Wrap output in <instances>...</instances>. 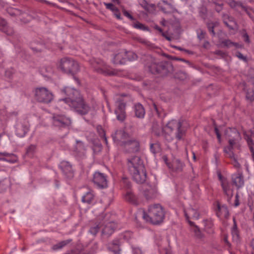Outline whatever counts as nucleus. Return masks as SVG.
<instances>
[{"label": "nucleus", "instance_id": "obj_1", "mask_svg": "<svg viewBox=\"0 0 254 254\" xmlns=\"http://www.w3.org/2000/svg\"><path fill=\"white\" fill-rule=\"evenodd\" d=\"M141 59L145 68L152 74L165 76L172 74L174 71V66L171 62H159L150 55H144Z\"/></svg>", "mask_w": 254, "mask_h": 254}, {"label": "nucleus", "instance_id": "obj_2", "mask_svg": "<svg viewBox=\"0 0 254 254\" xmlns=\"http://www.w3.org/2000/svg\"><path fill=\"white\" fill-rule=\"evenodd\" d=\"M165 213L162 206L159 204L150 205L148 210V213L143 212V218L148 222L153 224H158L163 221Z\"/></svg>", "mask_w": 254, "mask_h": 254}, {"label": "nucleus", "instance_id": "obj_3", "mask_svg": "<svg viewBox=\"0 0 254 254\" xmlns=\"http://www.w3.org/2000/svg\"><path fill=\"white\" fill-rule=\"evenodd\" d=\"M70 107L78 114L84 116L90 114L93 117L95 114V108L90 106L83 98L82 95L77 98L76 100L71 101Z\"/></svg>", "mask_w": 254, "mask_h": 254}, {"label": "nucleus", "instance_id": "obj_4", "mask_svg": "<svg viewBox=\"0 0 254 254\" xmlns=\"http://www.w3.org/2000/svg\"><path fill=\"white\" fill-rule=\"evenodd\" d=\"M111 214L107 213L101 214L98 217V221H102V234L106 237H109L115 231L117 225L111 219Z\"/></svg>", "mask_w": 254, "mask_h": 254}, {"label": "nucleus", "instance_id": "obj_5", "mask_svg": "<svg viewBox=\"0 0 254 254\" xmlns=\"http://www.w3.org/2000/svg\"><path fill=\"white\" fill-rule=\"evenodd\" d=\"M185 121L183 120H172L166 125V128L170 131L176 130L175 137L178 140H181L186 134Z\"/></svg>", "mask_w": 254, "mask_h": 254}, {"label": "nucleus", "instance_id": "obj_6", "mask_svg": "<svg viewBox=\"0 0 254 254\" xmlns=\"http://www.w3.org/2000/svg\"><path fill=\"white\" fill-rule=\"evenodd\" d=\"M58 67L63 72L71 75L75 74L79 70L78 63L73 59L66 57L60 60Z\"/></svg>", "mask_w": 254, "mask_h": 254}, {"label": "nucleus", "instance_id": "obj_7", "mask_svg": "<svg viewBox=\"0 0 254 254\" xmlns=\"http://www.w3.org/2000/svg\"><path fill=\"white\" fill-rule=\"evenodd\" d=\"M89 62L93 69L98 73L108 75H114L116 74V72L110 68L104 62L100 59L93 58L89 61Z\"/></svg>", "mask_w": 254, "mask_h": 254}, {"label": "nucleus", "instance_id": "obj_8", "mask_svg": "<svg viewBox=\"0 0 254 254\" xmlns=\"http://www.w3.org/2000/svg\"><path fill=\"white\" fill-rule=\"evenodd\" d=\"M126 103L127 101L123 97H117L115 102V114L117 120L121 122H123L126 118Z\"/></svg>", "mask_w": 254, "mask_h": 254}, {"label": "nucleus", "instance_id": "obj_9", "mask_svg": "<svg viewBox=\"0 0 254 254\" xmlns=\"http://www.w3.org/2000/svg\"><path fill=\"white\" fill-rule=\"evenodd\" d=\"M35 96L38 102L44 103H50L54 98L53 93L45 87L37 88L35 90Z\"/></svg>", "mask_w": 254, "mask_h": 254}, {"label": "nucleus", "instance_id": "obj_10", "mask_svg": "<svg viewBox=\"0 0 254 254\" xmlns=\"http://www.w3.org/2000/svg\"><path fill=\"white\" fill-rule=\"evenodd\" d=\"M218 176L223 193L226 197L227 201L230 203L231 198L233 196L234 191L231 185L228 180L226 178L223 177L220 173L218 174Z\"/></svg>", "mask_w": 254, "mask_h": 254}, {"label": "nucleus", "instance_id": "obj_11", "mask_svg": "<svg viewBox=\"0 0 254 254\" xmlns=\"http://www.w3.org/2000/svg\"><path fill=\"white\" fill-rule=\"evenodd\" d=\"M127 167L130 174L134 173L138 170H141L144 167L143 162L140 157L134 156L127 159Z\"/></svg>", "mask_w": 254, "mask_h": 254}, {"label": "nucleus", "instance_id": "obj_12", "mask_svg": "<svg viewBox=\"0 0 254 254\" xmlns=\"http://www.w3.org/2000/svg\"><path fill=\"white\" fill-rule=\"evenodd\" d=\"M61 91L63 94L67 96V97L64 99L63 100L69 106L70 104H71V101L76 100L77 98L81 96L78 90L69 87H64L62 89Z\"/></svg>", "mask_w": 254, "mask_h": 254}, {"label": "nucleus", "instance_id": "obj_13", "mask_svg": "<svg viewBox=\"0 0 254 254\" xmlns=\"http://www.w3.org/2000/svg\"><path fill=\"white\" fill-rule=\"evenodd\" d=\"M70 119L62 115H54L52 117L53 125L59 128H65L71 125Z\"/></svg>", "mask_w": 254, "mask_h": 254}, {"label": "nucleus", "instance_id": "obj_14", "mask_svg": "<svg viewBox=\"0 0 254 254\" xmlns=\"http://www.w3.org/2000/svg\"><path fill=\"white\" fill-rule=\"evenodd\" d=\"M124 151L126 153H132L138 152L140 149L139 141L135 139H128L123 145Z\"/></svg>", "mask_w": 254, "mask_h": 254}, {"label": "nucleus", "instance_id": "obj_15", "mask_svg": "<svg viewBox=\"0 0 254 254\" xmlns=\"http://www.w3.org/2000/svg\"><path fill=\"white\" fill-rule=\"evenodd\" d=\"M113 139L118 145L123 146L128 139V134L124 130H117L112 135Z\"/></svg>", "mask_w": 254, "mask_h": 254}, {"label": "nucleus", "instance_id": "obj_16", "mask_svg": "<svg viewBox=\"0 0 254 254\" xmlns=\"http://www.w3.org/2000/svg\"><path fill=\"white\" fill-rule=\"evenodd\" d=\"M93 182L99 188H105L107 187V181L105 175L97 172L93 175Z\"/></svg>", "mask_w": 254, "mask_h": 254}, {"label": "nucleus", "instance_id": "obj_17", "mask_svg": "<svg viewBox=\"0 0 254 254\" xmlns=\"http://www.w3.org/2000/svg\"><path fill=\"white\" fill-rule=\"evenodd\" d=\"M29 127V123L26 121L17 123L16 125V135L20 137L24 136L28 131Z\"/></svg>", "mask_w": 254, "mask_h": 254}, {"label": "nucleus", "instance_id": "obj_18", "mask_svg": "<svg viewBox=\"0 0 254 254\" xmlns=\"http://www.w3.org/2000/svg\"><path fill=\"white\" fill-rule=\"evenodd\" d=\"M157 7L165 13H171L176 11L175 7L166 0L159 1L157 4Z\"/></svg>", "mask_w": 254, "mask_h": 254}, {"label": "nucleus", "instance_id": "obj_19", "mask_svg": "<svg viewBox=\"0 0 254 254\" xmlns=\"http://www.w3.org/2000/svg\"><path fill=\"white\" fill-rule=\"evenodd\" d=\"M122 243L121 240L117 238L108 243L107 245L108 250L113 252L114 254H120L121 249L120 246Z\"/></svg>", "mask_w": 254, "mask_h": 254}, {"label": "nucleus", "instance_id": "obj_20", "mask_svg": "<svg viewBox=\"0 0 254 254\" xmlns=\"http://www.w3.org/2000/svg\"><path fill=\"white\" fill-rule=\"evenodd\" d=\"M131 175L133 180L137 183L142 184L144 183L147 177L145 167L141 170H138Z\"/></svg>", "mask_w": 254, "mask_h": 254}, {"label": "nucleus", "instance_id": "obj_21", "mask_svg": "<svg viewBox=\"0 0 254 254\" xmlns=\"http://www.w3.org/2000/svg\"><path fill=\"white\" fill-rule=\"evenodd\" d=\"M184 214L186 219L190 226L194 225V223L190 221V219L193 218L198 219L199 218V213L197 210L191 207L185 209Z\"/></svg>", "mask_w": 254, "mask_h": 254}, {"label": "nucleus", "instance_id": "obj_22", "mask_svg": "<svg viewBox=\"0 0 254 254\" xmlns=\"http://www.w3.org/2000/svg\"><path fill=\"white\" fill-rule=\"evenodd\" d=\"M60 167L63 173L68 178L73 177V171L71 164L67 161H62L60 165Z\"/></svg>", "mask_w": 254, "mask_h": 254}, {"label": "nucleus", "instance_id": "obj_23", "mask_svg": "<svg viewBox=\"0 0 254 254\" xmlns=\"http://www.w3.org/2000/svg\"><path fill=\"white\" fill-rule=\"evenodd\" d=\"M232 180L233 184L235 185L238 189L244 186V181L242 173L238 172L237 173L233 174L232 176Z\"/></svg>", "mask_w": 254, "mask_h": 254}, {"label": "nucleus", "instance_id": "obj_24", "mask_svg": "<svg viewBox=\"0 0 254 254\" xmlns=\"http://www.w3.org/2000/svg\"><path fill=\"white\" fill-rule=\"evenodd\" d=\"M143 194L146 199H150L155 196L156 191L155 188L150 186L142 187Z\"/></svg>", "mask_w": 254, "mask_h": 254}, {"label": "nucleus", "instance_id": "obj_25", "mask_svg": "<svg viewBox=\"0 0 254 254\" xmlns=\"http://www.w3.org/2000/svg\"><path fill=\"white\" fill-rule=\"evenodd\" d=\"M126 61V51L123 50L116 54L113 59V63L117 64H122Z\"/></svg>", "mask_w": 254, "mask_h": 254}, {"label": "nucleus", "instance_id": "obj_26", "mask_svg": "<svg viewBox=\"0 0 254 254\" xmlns=\"http://www.w3.org/2000/svg\"><path fill=\"white\" fill-rule=\"evenodd\" d=\"M216 215L220 218H224L227 219L229 216L227 207L225 205H220L219 204H218Z\"/></svg>", "mask_w": 254, "mask_h": 254}, {"label": "nucleus", "instance_id": "obj_27", "mask_svg": "<svg viewBox=\"0 0 254 254\" xmlns=\"http://www.w3.org/2000/svg\"><path fill=\"white\" fill-rule=\"evenodd\" d=\"M134 112L136 117L142 119L145 114V110L142 104L140 103L135 104L133 107Z\"/></svg>", "mask_w": 254, "mask_h": 254}, {"label": "nucleus", "instance_id": "obj_28", "mask_svg": "<svg viewBox=\"0 0 254 254\" xmlns=\"http://www.w3.org/2000/svg\"><path fill=\"white\" fill-rule=\"evenodd\" d=\"M125 199L132 204L137 205L139 204L137 196L131 190L127 191L125 195Z\"/></svg>", "mask_w": 254, "mask_h": 254}, {"label": "nucleus", "instance_id": "obj_29", "mask_svg": "<svg viewBox=\"0 0 254 254\" xmlns=\"http://www.w3.org/2000/svg\"><path fill=\"white\" fill-rule=\"evenodd\" d=\"M204 231L209 234H212L214 233V224L211 219L203 220Z\"/></svg>", "mask_w": 254, "mask_h": 254}, {"label": "nucleus", "instance_id": "obj_30", "mask_svg": "<svg viewBox=\"0 0 254 254\" xmlns=\"http://www.w3.org/2000/svg\"><path fill=\"white\" fill-rule=\"evenodd\" d=\"M0 30L3 31L7 35H11L13 33V30L10 28H8L6 25V21L0 17Z\"/></svg>", "mask_w": 254, "mask_h": 254}, {"label": "nucleus", "instance_id": "obj_31", "mask_svg": "<svg viewBox=\"0 0 254 254\" xmlns=\"http://www.w3.org/2000/svg\"><path fill=\"white\" fill-rule=\"evenodd\" d=\"M244 138L246 140L247 145L252 153V158L254 160V141L249 135L244 134Z\"/></svg>", "mask_w": 254, "mask_h": 254}, {"label": "nucleus", "instance_id": "obj_32", "mask_svg": "<svg viewBox=\"0 0 254 254\" xmlns=\"http://www.w3.org/2000/svg\"><path fill=\"white\" fill-rule=\"evenodd\" d=\"M229 130L233 134H234V138L230 139L229 140V146H228V147H231L233 148L234 145L236 143L235 138H240V133L235 128H229L228 130H227V131H228Z\"/></svg>", "mask_w": 254, "mask_h": 254}, {"label": "nucleus", "instance_id": "obj_33", "mask_svg": "<svg viewBox=\"0 0 254 254\" xmlns=\"http://www.w3.org/2000/svg\"><path fill=\"white\" fill-rule=\"evenodd\" d=\"M152 109L156 112L159 118H161L165 117L166 114L164 110L161 107L158 106L154 102L152 104Z\"/></svg>", "mask_w": 254, "mask_h": 254}, {"label": "nucleus", "instance_id": "obj_34", "mask_svg": "<svg viewBox=\"0 0 254 254\" xmlns=\"http://www.w3.org/2000/svg\"><path fill=\"white\" fill-rule=\"evenodd\" d=\"M172 166L173 171L181 172L183 169L184 164L179 160L176 159L173 161Z\"/></svg>", "mask_w": 254, "mask_h": 254}, {"label": "nucleus", "instance_id": "obj_35", "mask_svg": "<svg viewBox=\"0 0 254 254\" xmlns=\"http://www.w3.org/2000/svg\"><path fill=\"white\" fill-rule=\"evenodd\" d=\"M94 195L92 191H88L82 197V201L88 204L92 203L94 199Z\"/></svg>", "mask_w": 254, "mask_h": 254}, {"label": "nucleus", "instance_id": "obj_36", "mask_svg": "<svg viewBox=\"0 0 254 254\" xmlns=\"http://www.w3.org/2000/svg\"><path fill=\"white\" fill-rule=\"evenodd\" d=\"M152 131L156 135L160 136L163 133V128L161 125L154 123L152 126Z\"/></svg>", "mask_w": 254, "mask_h": 254}, {"label": "nucleus", "instance_id": "obj_37", "mask_svg": "<svg viewBox=\"0 0 254 254\" xmlns=\"http://www.w3.org/2000/svg\"><path fill=\"white\" fill-rule=\"evenodd\" d=\"M192 226H193L192 231L194 233V236L198 239H202L204 237V235L200 230L199 227L194 224Z\"/></svg>", "mask_w": 254, "mask_h": 254}, {"label": "nucleus", "instance_id": "obj_38", "mask_svg": "<svg viewBox=\"0 0 254 254\" xmlns=\"http://www.w3.org/2000/svg\"><path fill=\"white\" fill-rule=\"evenodd\" d=\"M71 241L72 240L71 239H68L66 240L61 241V242H59V243H58L56 245H54L53 246L52 249L54 250H58L59 249H61L63 247H65L66 245L68 244L70 242H71Z\"/></svg>", "mask_w": 254, "mask_h": 254}, {"label": "nucleus", "instance_id": "obj_39", "mask_svg": "<svg viewBox=\"0 0 254 254\" xmlns=\"http://www.w3.org/2000/svg\"><path fill=\"white\" fill-rule=\"evenodd\" d=\"M99 221V222L94 224L90 229L89 232L94 235H95L99 232L100 228L102 227V221Z\"/></svg>", "mask_w": 254, "mask_h": 254}, {"label": "nucleus", "instance_id": "obj_40", "mask_svg": "<svg viewBox=\"0 0 254 254\" xmlns=\"http://www.w3.org/2000/svg\"><path fill=\"white\" fill-rule=\"evenodd\" d=\"M229 5L232 8H236L241 7L242 9L247 11V8L241 2L236 1L234 0H230L229 2Z\"/></svg>", "mask_w": 254, "mask_h": 254}, {"label": "nucleus", "instance_id": "obj_41", "mask_svg": "<svg viewBox=\"0 0 254 254\" xmlns=\"http://www.w3.org/2000/svg\"><path fill=\"white\" fill-rule=\"evenodd\" d=\"M132 234L130 231H126L121 234L118 238L123 242V240L128 241L132 237Z\"/></svg>", "mask_w": 254, "mask_h": 254}, {"label": "nucleus", "instance_id": "obj_42", "mask_svg": "<svg viewBox=\"0 0 254 254\" xmlns=\"http://www.w3.org/2000/svg\"><path fill=\"white\" fill-rule=\"evenodd\" d=\"M221 43L224 47H231L232 46L238 47L239 46L238 43L233 42L229 39L222 41Z\"/></svg>", "mask_w": 254, "mask_h": 254}, {"label": "nucleus", "instance_id": "obj_43", "mask_svg": "<svg viewBox=\"0 0 254 254\" xmlns=\"http://www.w3.org/2000/svg\"><path fill=\"white\" fill-rule=\"evenodd\" d=\"M137 59V55L133 52L126 51V60L127 59L130 61L136 60Z\"/></svg>", "mask_w": 254, "mask_h": 254}, {"label": "nucleus", "instance_id": "obj_44", "mask_svg": "<svg viewBox=\"0 0 254 254\" xmlns=\"http://www.w3.org/2000/svg\"><path fill=\"white\" fill-rule=\"evenodd\" d=\"M9 181L4 180L0 182V192L5 191L9 186Z\"/></svg>", "mask_w": 254, "mask_h": 254}, {"label": "nucleus", "instance_id": "obj_45", "mask_svg": "<svg viewBox=\"0 0 254 254\" xmlns=\"http://www.w3.org/2000/svg\"><path fill=\"white\" fill-rule=\"evenodd\" d=\"M36 147L34 145H30L27 149L26 154L28 156L31 157L33 156L36 151Z\"/></svg>", "mask_w": 254, "mask_h": 254}, {"label": "nucleus", "instance_id": "obj_46", "mask_svg": "<svg viewBox=\"0 0 254 254\" xmlns=\"http://www.w3.org/2000/svg\"><path fill=\"white\" fill-rule=\"evenodd\" d=\"M4 161L9 162L10 163H14L17 161V156L14 154H11L9 155V156L7 157H4Z\"/></svg>", "mask_w": 254, "mask_h": 254}, {"label": "nucleus", "instance_id": "obj_47", "mask_svg": "<svg viewBox=\"0 0 254 254\" xmlns=\"http://www.w3.org/2000/svg\"><path fill=\"white\" fill-rule=\"evenodd\" d=\"M233 148L231 147H225L224 149V151L226 154V155L227 157L232 159V158L235 157V155L232 151Z\"/></svg>", "mask_w": 254, "mask_h": 254}, {"label": "nucleus", "instance_id": "obj_48", "mask_svg": "<svg viewBox=\"0 0 254 254\" xmlns=\"http://www.w3.org/2000/svg\"><path fill=\"white\" fill-rule=\"evenodd\" d=\"M8 12L11 16H19L22 13L20 10L16 8H9L8 10Z\"/></svg>", "mask_w": 254, "mask_h": 254}, {"label": "nucleus", "instance_id": "obj_49", "mask_svg": "<svg viewBox=\"0 0 254 254\" xmlns=\"http://www.w3.org/2000/svg\"><path fill=\"white\" fill-rule=\"evenodd\" d=\"M233 241L238 243L240 240L239 231L238 230H231Z\"/></svg>", "mask_w": 254, "mask_h": 254}, {"label": "nucleus", "instance_id": "obj_50", "mask_svg": "<svg viewBox=\"0 0 254 254\" xmlns=\"http://www.w3.org/2000/svg\"><path fill=\"white\" fill-rule=\"evenodd\" d=\"M133 27L136 29H140L143 31L148 30V27L145 26L144 24L139 22H136L134 23L133 25Z\"/></svg>", "mask_w": 254, "mask_h": 254}, {"label": "nucleus", "instance_id": "obj_51", "mask_svg": "<svg viewBox=\"0 0 254 254\" xmlns=\"http://www.w3.org/2000/svg\"><path fill=\"white\" fill-rule=\"evenodd\" d=\"M150 149L153 153L155 154L159 151L160 147L157 143H151L150 144Z\"/></svg>", "mask_w": 254, "mask_h": 254}, {"label": "nucleus", "instance_id": "obj_52", "mask_svg": "<svg viewBox=\"0 0 254 254\" xmlns=\"http://www.w3.org/2000/svg\"><path fill=\"white\" fill-rule=\"evenodd\" d=\"M224 22L225 24L228 27H229V28L230 29H234L237 26L236 23L232 20H229L230 23H229L228 22L225 21H224Z\"/></svg>", "mask_w": 254, "mask_h": 254}, {"label": "nucleus", "instance_id": "obj_53", "mask_svg": "<svg viewBox=\"0 0 254 254\" xmlns=\"http://www.w3.org/2000/svg\"><path fill=\"white\" fill-rule=\"evenodd\" d=\"M137 41L138 42L145 45L147 47L151 48H153V47L152 44H151L149 41H148L144 39L139 38H137Z\"/></svg>", "mask_w": 254, "mask_h": 254}, {"label": "nucleus", "instance_id": "obj_54", "mask_svg": "<svg viewBox=\"0 0 254 254\" xmlns=\"http://www.w3.org/2000/svg\"><path fill=\"white\" fill-rule=\"evenodd\" d=\"M231 159V164L233 165V166L237 169H239L241 168V165L240 163L237 161L236 158L235 157L232 158Z\"/></svg>", "mask_w": 254, "mask_h": 254}, {"label": "nucleus", "instance_id": "obj_55", "mask_svg": "<svg viewBox=\"0 0 254 254\" xmlns=\"http://www.w3.org/2000/svg\"><path fill=\"white\" fill-rule=\"evenodd\" d=\"M105 5L106 7V8L111 10L113 12H114L117 9H118L117 7H116L113 4L111 3H105Z\"/></svg>", "mask_w": 254, "mask_h": 254}, {"label": "nucleus", "instance_id": "obj_56", "mask_svg": "<svg viewBox=\"0 0 254 254\" xmlns=\"http://www.w3.org/2000/svg\"><path fill=\"white\" fill-rule=\"evenodd\" d=\"M122 12L125 16H126L128 18H129L130 20H134V18H133V17L127 11L125 8L122 9Z\"/></svg>", "mask_w": 254, "mask_h": 254}, {"label": "nucleus", "instance_id": "obj_57", "mask_svg": "<svg viewBox=\"0 0 254 254\" xmlns=\"http://www.w3.org/2000/svg\"><path fill=\"white\" fill-rule=\"evenodd\" d=\"M242 37L244 39V40L248 43H249L250 42V39H249V35H248V34L246 33V31L245 30H243V32H242Z\"/></svg>", "mask_w": 254, "mask_h": 254}, {"label": "nucleus", "instance_id": "obj_58", "mask_svg": "<svg viewBox=\"0 0 254 254\" xmlns=\"http://www.w3.org/2000/svg\"><path fill=\"white\" fill-rule=\"evenodd\" d=\"M207 27H208L209 32L211 34H212L213 36H214L215 33L214 31V24L212 23H208L207 24Z\"/></svg>", "mask_w": 254, "mask_h": 254}, {"label": "nucleus", "instance_id": "obj_59", "mask_svg": "<svg viewBox=\"0 0 254 254\" xmlns=\"http://www.w3.org/2000/svg\"><path fill=\"white\" fill-rule=\"evenodd\" d=\"M205 32L202 30H200V32H198L197 37L200 40H202L204 38Z\"/></svg>", "mask_w": 254, "mask_h": 254}, {"label": "nucleus", "instance_id": "obj_60", "mask_svg": "<svg viewBox=\"0 0 254 254\" xmlns=\"http://www.w3.org/2000/svg\"><path fill=\"white\" fill-rule=\"evenodd\" d=\"M113 12H114V15L118 19H119V20L122 19V18L121 16V13L120 12L119 9H117L116 11H115Z\"/></svg>", "mask_w": 254, "mask_h": 254}, {"label": "nucleus", "instance_id": "obj_61", "mask_svg": "<svg viewBox=\"0 0 254 254\" xmlns=\"http://www.w3.org/2000/svg\"><path fill=\"white\" fill-rule=\"evenodd\" d=\"M246 98L251 101H253L254 100V96H253L252 93H248L246 95Z\"/></svg>", "mask_w": 254, "mask_h": 254}, {"label": "nucleus", "instance_id": "obj_62", "mask_svg": "<svg viewBox=\"0 0 254 254\" xmlns=\"http://www.w3.org/2000/svg\"><path fill=\"white\" fill-rule=\"evenodd\" d=\"M233 220L234 224H233V227L232 228V230H238L235 218H233Z\"/></svg>", "mask_w": 254, "mask_h": 254}, {"label": "nucleus", "instance_id": "obj_63", "mask_svg": "<svg viewBox=\"0 0 254 254\" xmlns=\"http://www.w3.org/2000/svg\"><path fill=\"white\" fill-rule=\"evenodd\" d=\"M98 130L100 136L101 137H103L104 136V134H105L104 130L102 128L98 129Z\"/></svg>", "mask_w": 254, "mask_h": 254}, {"label": "nucleus", "instance_id": "obj_64", "mask_svg": "<svg viewBox=\"0 0 254 254\" xmlns=\"http://www.w3.org/2000/svg\"><path fill=\"white\" fill-rule=\"evenodd\" d=\"M236 56L240 59H242V60H244L245 59V58L244 57V56L243 55V54L242 53H241L240 52H237V54H236Z\"/></svg>", "mask_w": 254, "mask_h": 254}]
</instances>
